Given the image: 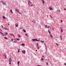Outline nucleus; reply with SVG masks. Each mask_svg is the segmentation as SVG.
Masks as SVG:
<instances>
[{
  "instance_id": "f257e3e1",
  "label": "nucleus",
  "mask_w": 66,
  "mask_h": 66,
  "mask_svg": "<svg viewBox=\"0 0 66 66\" xmlns=\"http://www.w3.org/2000/svg\"><path fill=\"white\" fill-rule=\"evenodd\" d=\"M9 64L10 65H11V62H13V60L11 59V58H10L9 59Z\"/></svg>"
},
{
  "instance_id": "f03ea898",
  "label": "nucleus",
  "mask_w": 66,
  "mask_h": 66,
  "mask_svg": "<svg viewBox=\"0 0 66 66\" xmlns=\"http://www.w3.org/2000/svg\"><path fill=\"white\" fill-rule=\"evenodd\" d=\"M32 40L33 42H34L35 41H40L41 40H40L39 39L37 40V39H32Z\"/></svg>"
},
{
  "instance_id": "7ed1b4c3",
  "label": "nucleus",
  "mask_w": 66,
  "mask_h": 66,
  "mask_svg": "<svg viewBox=\"0 0 66 66\" xmlns=\"http://www.w3.org/2000/svg\"><path fill=\"white\" fill-rule=\"evenodd\" d=\"M45 28H47V29H49V28H50V26H48L47 27V25H45Z\"/></svg>"
},
{
  "instance_id": "20e7f679",
  "label": "nucleus",
  "mask_w": 66,
  "mask_h": 66,
  "mask_svg": "<svg viewBox=\"0 0 66 66\" xmlns=\"http://www.w3.org/2000/svg\"><path fill=\"white\" fill-rule=\"evenodd\" d=\"M0 33H1V34L3 35V36H6V35L4 34H3V33L1 32V31H0Z\"/></svg>"
},
{
  "instance_id": "39448f33",
  "label": "nucleus",
  "mask_w": 66,
  "mask_h": 66,
  "mask_svg": "<svg viewBox=\"0 0 66 66\" xmlns=\"http://www.w3.org/2000/svg\"><path fill=\"white\" fill-rule=\"evenodd\" d=\"M49 9L50 10H53V9L52 8V7H49Z\"/></svg>"
},
{
  "instance_id": "423d86ee",
  "label": "nucleus",
  "mask_w": 66,
  "mask_h": 66,
  "mask_svg": "<svg viewBox=\"0 0 66 66\" xmlns=\"http://www.w3.org/2000/svg\"><path fill=\"white\" fill-rule=\"evenodd\" d=\"M4 56H5V59H7V57H6V54H4Z\"/></svg>"
},
{
  "instance_id": "0eeeda50",
  "label": "nucleus",
  "mask_w": 66,
  "mask_h": 66,
  "mask_svg": "<svg viewBox=\"0 0 66 66\" xmlns=\"http://www.w3.org/2000/svg\"><path fill=\"white\" fill-rule=\"evenodd\" d=\"M22 52L23 53H26V51L24 50H23L22 51Z\"/></svg>"
},
{
  "instance_id": "6e6552de",
  "label": "nucleus",
  "mask_w": 66,
  "mask_h": 66,
  "mask_svg": "<svg viewBox=\"0 0 66 66\" xmlns=\"http://www.w3.org/2000/svg\"><path fill=\"white\" fill-rule=\"evenodd\" d=\"M42 3H43V4H45V1H44L43 0H42Z\"/></svg>"
},
{
  "instance_id": "1a4fd4ad",
  "label": "nucleus",
  "mask_w": 66,
  "mask_h": 66,
  "mask_svg": "<svg viewBox=\"0 0 66 66\" xmlns=\"http://www.w3.org/2000/svg\"><path fill=\"white\" fill-rule=\"evenodd\" d=\"M10 12H11V13H12V14H13V12L12 10H10Z\"/></svg>"
},
{
  "instance_id": "9d476101",
  "label": "nucleus",
  "mask_w": 66,
  "mask_h": 66,
  "mask_svg": "<svg viewBox=\"0 0 66 66\" xmlns=\"http://www.w3.org/2000/svg\"><path fill=\"white\" fill-rule=\"evenodd\" d=\"M61 33H62L63 31V30L62 29V28H61Z\"/></svg>"
},
{
  "instance_id": "9b49d317",
  "label": "nucleus",
  "mask_w": 66,
  "mask_h": 66,
  "mask_svg": "<svg viewBox=\"0 0 66 66\" xmlns=\"http://www.w3.org/2000/svg\"><path fill=\"white\" fill-rule=\"evenodd\" d=\"M3 19H6V18L5 17V16H3Z\"/></svg>"
},
{
  "instance_id": "f8f14e48",
  "label": "nucleus",
  "mask_w": 66,
  "mask_h": 66,
  "mask_svg": "<svg viewBox=\"0 0 66 66\" xmlns=\"http://www.w3.org/2000/svg\"><path fill=\"white\" fill-rule=\"evenodd\" d=\"M20 63V62L19 61H18V65L19 66V63Z\"/></svg>"
},
{
  "instance_id": "ddd939ff",
  "label": "nucleus",
  "mask_w": 66,
  "mask_h": 66,
  "mask_svg": "<svg viewBox=\"0 0 66 66\" xmlns=\"http://www.w3.org/2000/svg\"><path fill=\"white\" fill-rule=\"evenodd\" d=\"M61 12V11H60V10H59L57 11V12Z\"/></svg>"
},
{
  "instance_id": "4468645a",
  "label": "nucleus",
  "mask_w": 66,
  "mask_h": 66,
  "mask_svg": "<svg viewBox=\"0 0 66 66\" xmlns=\"http://www.w3.org/2000/svg\"><path fill=\"white\" fill-rule=\"evenodd\" d=\"M23 31L24 33H26V31L24 29H23Z\"/></svg>"
},
{
  "instance_id": "2eb2a0df",
  "label": "nucleus",
  "mask_w": 66,
  "mask_h": 66,
  "mask_svg": "<svg viewBox=\"0 0 66 66\" xmlns=\"http://www.w3.org/2000/svg\"><path fill=\"white\" fill-rule=\"evenodd\" d=\"M32 3V2H31L30 1H29L28 2V4L29 5H30V3Z\"/></svg>"
},
{
  "instance_id": "dca6fc26",
  "label": "nucleus",
  "mask_w": 66,
  "mask_h": 66,
  "mask_svg": "<svg viewBox=\"0 0 66 66\" xmlns=\"http://www.w3.org/2000/svg\"><path fill=\"white\" fill-rule=\"evenodd\" d=\"M20 48L18 49V52H19V51H20Z\"/></svg>"
},
{
  "instance_id": "f3484780",
  "label": "nucleus",
  "mask_w": 66,
  "mask_h": 66,
  "mask_svg": "<svg viewBox=\"0 0 66 66\" xmlns=\"http://www.w3.org/2000/svg\"><path fill=\"white\" fill-rule=\"evenodd\" d=\"M50 36H51L52 38H53V36H52V35H51V34H50Z\"/></svg>"
},
{
  "instance_id": "a211bd4d",
  "label": "nucleus",
  "mask_w": 66,
  "mask_h": 66,
  "mask_svg": "<svg viewBox=\"0 0 66 66\" xmlns=\"http://www.w3.org/2000/svg\"><path fill=\"white\" fill-rule=\"evenodd\" d=\"M16 40L18 41L20 40V39L19 38H16Z\"/></svg>"
},
{
  "instance_id": "6ab92c4d",
  "label": "nucleus",
  "mask_w": 66,
  "mask_h": 66,
  "mask_svg": "<svg viewBox=\"0 0 66 66\" xmlns=\"http://www.w3.org/2000/svg\"><path fill=\"white\" fill-rule=\"evenodd\" d=\"M18 25L17 24H15V26L16 27H18Z\"/></svg>"
},
{
  "instance_id": "aec40b11",
  "label": "nucleus",
  "mask_w": 66,
  "mask_h": 66,
  "mask_svg": "<svg viewBox=\"0 0 66 66\" xmlns=\"http://www.w3.org/2000/svg\"><path fill=\"white\" fill-rule=\"evenodd\" d=\"M48 32L49 33H50V34H51V32H50V31L49 30H48Z\"/></svg>"
},
{
  "instance_id": "412c9836",
  "label": "nucleus",
  "mask_w": 66,
  "mask_h": 66,
  "mask_svg": "<svg viewBox=\"0 0 66 66\" xmlns=\"http://www.w3.org/2000/svg\"><path fill=\"white\" fill-rule=\"evenodd\" d=\"M4 29L5 30H8V29H7V28H4Z\"/></svg>"
},
{
  "instance_id": "4be33fe9",
  "label": "nucleus",
  "mask_w": 66,
  "mask_h": 66,
  "mask_svg": "<svg viewBox=\"0 0 66 66\" xmlns=\"http://www.w3.org/2000/svg\"><path fill=\"white\" fill-rule=\"evenodd\" d=\"M18 37H19L20 38L21 37L20 36V35H18Z\"/></svg>"
},
{
  "instance_id": "5701e85b",
  "label": "nucleus",
  "mask_w": 66,
  "mask_h": 66,
  "mask_svg": "<svg viewBox=\"0 0 66 66\" xmlns=\"http://www.w3.org/2000/svg\"><path fill=\"white\" fill-rule=\"evenodd\" d=\"M37 47H38V44L37 43Z\"/></svg>"
},
{
  "instance_id": "b1692460",
  "label": "nucleus",
  "mask_w": 66,
  "mask_h": 66,
  "mask_svg": "<svg viewBox=\"0 0 66 66\" xmlns=\"http://www.w3.org/2000/svg\"><path fill=\"white\" fill-rule=\"evenodd\" d=\"M37 48L38 49H39V46H37Z\"/></svg>"
},
{
  "instance_id": "393cba45",
  "label": "nucleus",
  "mask_w": 66,
  "mask_h": 66,
  "mask_svg": "<svg viewBox=\"0 0 66 66\" xmlns=\"http://www.w3.org/2000/svg\"><path fill=\"white\" fill-rule=\"evenodd\" d=\"M46 65H49V64L47 63H46Z\"/></svg>"
},
{
  "instance_id": "a878e982",
  "label": "nucleus",
  "mask_w": 66,
  "mask_h": 66,
  "mask_svg": "<svg viewBox=\"0 0 66 66\" xmlns=\"http://www.w3.org/2000/svg\"><path fill=\"white\" fill-rule=\"evenodd\" d=\"M4 38H5V39H7V37H5Z\"/></svg>"
},
{
  "instance_id": "bb28decb",
  "label": "nucleus",
  "mask_w": 66,
  "mask_h": 66,
  "mask_svg": "<svg viewBox=\"0 0 66 66\" xmlns=\"http://www.w3.org/2000/svg\"><path fill=\"white\" fill-rule=\"evenodd\" d=\"M10 35H13V37H14V35L13 34H10Z\"/></svg>"
},
{
  "instance_id": "cd10ccee",
  "label": "nucleus",
  "mask_w": 66,
  "mask_h": 66,
  "mask_svg": "<svg viewBox=\"0 0 66 66\" xmlns=\"http://www.w3.org/2000/svg\"><path fill=\"white\" fill-rule=\"evenodd\" d=\"M21 45L22 46H24V44H22Z\"/></svg>"
},
{
  "instance_id": "c85d7f7f",
  "label": "nucleus",
  "mask_w": 66,
  "mask_h": 66,
  "mask_svg": "<svg viewBox=\"0 0 66 66\" xmlns=\"http://www.w3.org/2000/svg\"><path fill=\"white\" fill-rule=\"evenodd\" d=\"M3 4H4L5 5H6V3H5V2L3 3Z\"/></svg>"
},
{
  "instance_id": "c756f323",
  "label": "nucleus",
  "mask_w": 66,
  "mask_h": 66,
  "mask_svg": "<svg viewBox=\"0 0 66 66\" xmlns=\"http://www.w3.org/2000/svg\"><path fill=\"white\" fill-rule=\"evenodd\" d=\"M41 42H42V43H44V41H41Z\"/></svg>"
},
{
  "instance_id": "7c9ffc66",
  "label": "nucleus",
  "mask_w": 66,
  "mask_h": 66,
  "mask_svg": "<svg viewBox=\"0 0 66 66\" xmlns=\"http://www.w3.org/2000/svg\"><path fill=\"white\" fill-rule=\"evenodd\" d=\"M17 12H18V13H20L19 12V10H18L17 11Z\"/></svg>"
},
{
  "instance_id": "2f4dec72",
  "label": "nucleus",
  "mask_w": 66,
  "mask_h": 66,
  "mask_svg": "<svg viewBox=\"0 0 66 66\" xmlns=\"http://www.w3.org/2000/svg\"><path fill=\"white\" fill-rule=\"evenodd\" d=\"M45 48L46 49H47V47H46V44H45Z\"/></svg>"
},
{
  "instance_id": "473e14b6",
  "label": "nucleus",
  "mask_w": 66,
  "mask_h": 66,
  "mask_svg": "<svg viewBox=\"0 0 66 66\" xmlns=\"http://www.w3.org/2000/svg\"><path fill=\"white\" fill-rule=\"evenodd\" d=\"M42 61H44V59H43V58H42Z\"/></svg>"
},
{
  "instance_id": "72a5a7b5",
  "label": "nucleus",
  "mask_w": 66,
  "mask_h": 66,
  "mask_svg": "<svg viewBox=\"0 0 66 66\" xmlns=\"http://www.w3.org/2000/svg\"><path fill=\"white\" fill-rule=\"evenodd\" d=\"M16 11H17L18 10L17 9H16V10H15Z\"/></svg>"
},
{
  "instance_id": "f704fd0d",
  "label": "nucleus",
  "mask_w": 66,
  "mask_h": 66,
  "mask_svg": "<svg viewBox=\"0 0 66 66\" xmlns=\"http://www.w3.org/2000/svg\"><path fill=\"white\" fill-rule=\"evenodd\" d=\"M61 22H63V20H61Z\"/></svg>"
},
{
  "instance_id": "c9c22d12",
  "label": "nucleus",
  "mask_w": 66,
  "mask_h": 66,
  "mask_svg": "<svg viewBox=\"0 0 66 66\" xmlns=\"http://www.w3.org/2000/svg\"><path fill=\"white\" fill-rule=\"evenodd\" d=\"M56 45H57V46L59 45L57 43H56Z\"/></svg>"
},
{
  "instance_id": "e433bc0d",
  "label": "nucleus",
  "mask_w": 66,
  "mask_h": 66,
  "mask_svg": "<svg viewBox=\"0 0 66 66\" xmlns=\"http://www.w3.org/2000/svg\"><path fill=\"white\" fill-rule=\"evenodd\" d=\"M5 34H6V35H7V33L6 32L5 33Z\"/></svg>"
},
{
  "instance_id": "4c0bfd02",
  "label": "nucleus",
  "mask_w": 66,
  "mask_h": 66,
  "mask_svg": "<svg viewBox=\"0 0 66 66\" xmlns=\"http://www.w3.org/2000/svg\"><path fill=\"white\" fill-rule=\"evenodd\" d=\"M64 65H65V66H66V63H64Z\"/></svg>"
},
{
  "instance_id": "58836bf2",
  "label": "nucleus",
  "mask_w": 66,
  "mask_h": 66,
  "mask_svg": "<svg viewBox=\"0 0 66 66\" xmlns=\"http://www.w3.org/2000/svg\"><path fill=\"white\" fill-rule=\"evenodd\" d=\"M2 2L3 3H3H4V2H3V1H2Z\"/></svg>"
},
{
  "instance_id": "ea45409f",
  "label": "nucleus",
  "mask_w": 66,
  "mask_h": 66,
  "mask_svg": "<svg viewBox=\"0 0 66 66\" xmlns=\"http://www.w3.org/2000/svg\"><path fill=\"white\" fill-rule=\"evenodd\" d=\"M52 30H54V28H52Z\"/></svg>"
},
{
  "instance_id": "a19ab883",
  "label": "nucleus",
  "mask_w": 66,
  "mask_h": 66,
  "mask_svg": "<svg viewBox=\"0 0 66 66\" xmlns=\"http://www.w3.org/2000/svg\"><path fill=\"white\" fill-rule=\"evenodd\" d=\"M27 35V34H25V35H26V36H27V35Z\"/></svg>"
},
{
  "instance_id": "79ce46f5",
  "label": "nucleus",
  "mask_w": 66,
  "mask_h": 66,
  "mask_svg": "<svg viewBox=\"0 0 66 66\" xmlns=\"http://www.w3.org/2000/svg\"><path fill=\"white\" fill-rule=\"evenodd\" d=\"M30 6H33V5H31Z\"/></svg>"
},
{
  "instance_id": "37998d69",
  "label": "nucleus",
  "mask_w": 66,
  "mask_h": 66,
  "mask_svg": "<svg viewBox=\"0 0 66 66\" xmlns=\"http://www.w3.org/2000/svg\"><path fill=\"white\" fill-rule=\"evenodd\" d=\"M64 10H66V9H64Z\"/></svg>"
},
{
  "instance_id": "c03bdc74",
  "label": "nucleus",
  "mask_w": 66,
  "mask_h": 66,
  "mask_svg": "<svg viewBox=\"0 0 66 66\" xmlns=\"http://www.w3.org/2000/svg\"><path fill=\"white\" fill-rule=\"evenodd\" d=\"M2 28H3V26H2Z\"/></svg>"
},
{
  "instance_id": "a18cd8bd",
  "label": "nucleus",
  "mask_w": 66,
  "mask_h": 66,
  "mask_svg": "<svg viewBox=\"0 0 66 66\" xmlns=\"http://www.w3.org/2000/svg\"><path fill=\"white\" fill-rule=\"evenodd\" d=\"M8 25H10V24H9V23H8Z\"/></svg>"
},
{
  "instance_id": "49530a36",
  "label": "nucleus",
  "mask_w": 66,
  "mask_h": 66,
  "mask_svg": "<svg viewBox=\"0 0 66 66\" xmlns=\"http://www.w3.org/2000/svg\"><path fill=\"white\" fill-rule=\"evenodd\" d=\"M37 66H41V65H38Z\"/></svg>"
},
{
  "instance_id": "de8ad7c7",
  "label": "nucleus",
  "mask_w": 66,
  "mask_h": 66,
  "mask_svg": "<svg viewBox=\"0 0 66 66\" xmlns=\"http://www.w3.org/2000/svg\"><path fill=\"white\" fill-rule=\"evenodd\" d=\"M27 36L28 37L29 36V35H27Z\"/></svg>"
},
{
  "instance_id": "09e8293b",
  "label": "nucleus",
  "mask_w": 66,
  "mask_h": 66,
  "mask_svg": "<svg viewBox=\"0 0 66 66\" xmlns=\"http://www.w3.org/2000/svg\"><path fill=\"white\" fill-rule=\"evenodd\" d=\"M61 37H62V36H60V38H61Z\"/></svg>"
},
{
  "instance_id": "8fccbe9b",
  "label": "nucleus",
  "mask_w": 66,
  "mask_h": 66,
  "mask_svg": "<svg viewBox=\"0 0 66 66\" xmlns=\"http://www.w3.org/2000/svg\"><path fill=\"white\" fill-rule=\"evenodd\" d=\"M13 39H12V41H13Z\"/></svg>"
},
{
  "instance_id": "3c124183",
  "label": "nucleus",
  "mask_w": 66,
  "mask_h": 66,
  "mask_svg": "<svg viewBox=\"0 0 66 66\" xmlns=\"http://www.w3.org/2000/svg\"><path fill=\"white\" fill-rule=\"evenodd\" d=\"M47 61H49V59H48Z\"/></svg>"
},
{
  "instance_id": "603ef678",
  "label": "nucleus",
  "mask_w": 66,
  "mask_h": 66,
  "mask_svg": "<svg viewBox=\"0 0 66 66\" xmlns=\"http://www.w3.org/2000/svg\"><path fill=\"white\" fill-rule=\"evenodd\" d=\"M14 43H16V41H14Z\"/></svg>"
},
{
  "instance_id": "864d4df0",
  "label": "nucleus",
  "mask_w": 66,
  "mask_h": 66,
  "mask_svg": "<svg viewBox=\"0 0 66 66\" xmlns=\"http://www.w3.org/2000/svg\"><path fill=\"white\" fill-rule=\"evenodd\" d=\"M0 30H1V31H2V30H1V29H0Z\"/></svg>"
},
{
  "instance_id": "5fc2aeb1",
  "label": "nucleus",
  "mask_w": 66,
  "mask_h": 66,
  "mask_svg": "<svg viewBox=\"0 0 66 66\" xmlns=\"http://www.w3.org/2000/svg\"><path fill=\"white\" fill-rule=\"evenodd\" d=\"M51 18H52V16H51Z\"/></svg>"
},
{
  "instance_id": "6e6d98bb",
  "label": "nucleus",
  "mask_w": 66,
  "mask_h": 66,
  "mask_svg": "<svg viewBox=\"0 0 66 66\" xmlns=\"http://www.w3.org/2000/svg\"><path fill=\"white\" fill-rule=\"evenodd\" d=\"M36 50V51H37V50Z\"/></svg>"
},
{
  "instance_id": "4d7b16f0",
  "label": "nucleus",
  "mask_w": 66,
  "mask_h": 66,
  "mask_svg": "<svg viewBox=\"0 0 66 66\" xmlns=\"http://www.w3.org/2000/svg\"><path fill=\"white\" fill-rule=\"evenodd\" d=\"M61 39H62V37H61Z\"/></svg>"
},
{
  "instance_id": "13d9d810",
  "label": "nucleus",
  "mask_w": 66,
  "mask_h": 66,
  "mask_svg": "<svg viewBox=\"0 0 66 66\" xmlns=\"http://www.w3.org/2000/svg\"><path fill=\"white\" fill-rule=\"evenodd\" d=\"M42 57H44V56H42Z\"/></svg>"
},
{
  "instance_id": "bf43d9fd",
  "label": "nucleus",
  "mask_w": 66,
  "mask_h": 66,
  "mask_svg": "<svg viewBox=\"0 0 66 66\" xmlns=\"http://www.w3.org/2000/svg\"><path fill=\"white\" fill-rule=\"evenodd\" d=\"M46 60V61H47V59H46L45 60Z\"/></svg>"
},
{
  "instance_id": "052dcab7",
  "label": "nucleus",
  "mask_w": 66,
  "mask_h": 66,
  "mask_svg": "<svg viewBox=\"0 0 66 66\" xmlns=\"http://www.w3.org/2000/svg\"><path fill=\"white\" fill-rule=\"evenodd\" d=\"M50 17H51V15H50Z\"/></svg>"
},
{
  "instance_id": "680f3d73",
  "label": "nucleus",
  "mask_w": 66,
  "mask_h": 66,
  "mask_svg": "<svg viewBox=\"0 0 66 66\" xmlns=\"http://www.w3.org/2000/svg\"><path fill=\"white\" fill-rule=\"evenodd\" d=\"M47 17H48V15H47Z\"/></svg>"
},
{
  "instance_id": "e2e57ef3",
  "label": "nucleus",
  "mask_w": 66,
  "mask_h": 66,
  "mask_svg": "<svg viewBox=\"0 0 66 66\" xmlns=\"http://www.w3.org/2000/svg\"><path fill=\"white\" fill-rule=\"evenodd\" d=\"M32 22H34L33 21H32Z\"/></svg>"
},
{
  "instance_id": "0e129e2a",
  "label": "nucleus",
  "mask_w": 66,
  "mask_h": 66,
  "mask_svg": "<svg viewBox=\"0 0 66 66\" xmlns=\"http://www.w3.org/2000/svg\"><path fill=\"white\" fill-rule=\"evenodd\" d=\"M65 6H66V5H65Z\"/></svg>"
}]
</instances>
